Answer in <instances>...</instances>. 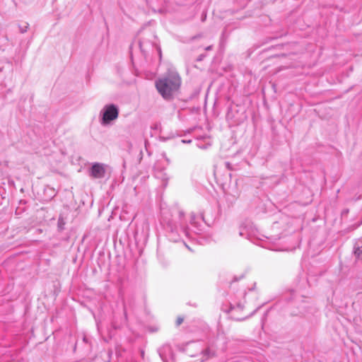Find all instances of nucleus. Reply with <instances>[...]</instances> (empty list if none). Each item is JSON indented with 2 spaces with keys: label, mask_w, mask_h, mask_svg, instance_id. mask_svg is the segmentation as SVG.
Instances as JSON below:
<instances>
[{
  "label": "nucleus",
  "mask_w": 362,
  "mask_h": 362,
  "mask_svg": "<svg viewBox=\"0 0 362 362\" xmlns=\"http://www.w3.org/2000/svg\"><path fill=\"white\" fill-rule=\"evenodd\" d=\"M190 224L193 228L192 230L193 233L198 234L202 231L201 225L195 221V216L194 214L191 216Z\"/></svg>",
  "instance_id": "0eeeda50"
},
{
  "label": "nucleus",
  "mask_w": 362,
  "mask_h": 362,
  "mask_svg": "<svg viewBox=\"0 0 362 362\" xmlns=\"http://www.w3.org/2000/svg\"><path fill=\"white\" fill-rule=\"evenodd\" d=\"M214 355V352L212 351L209 348L202 350L201 353V358L199 359V362H204L209 358L212 357Z\"/></svg>",
  "instance_id": "423d86ee"
},
{
  "label": "nucleus",
  "mask_w": 362,
  "mask_h": 362,
  "mask_svg": "<svg viewBox=\"0 0 362 362\" xmlns=\"http://www.w3.org/2000/svg\"><path fill=\"white\" fill-rule=\"evenodd\" d=\"M58 226H59V228H60L62 229L61 226H62V223H61L60 221H59V222H58Z\"/></svg>",
  "instance_id": "a211bd4d"
},
{
  "label": "nucleus",
  "mask_w": 362,
  "mask_h": 362,
  "mask_svg": "<svg viewBox=\"0 0 362 362\" xmlns=\"http://www.w3.org/2000/svg\"><path fill=\"white\" fill-rule=\"evenodd\" d=\"M183 322V318L181 317H177V320H176V325L177 326H179Z\"/></svg>",
  "instance_id": "ddd939ff"
},
{
  "label": "nucleus",
  "mask_w": 362,
  "mask_h": 362,
  "mask_svg": "<svg viewBox=\"0 0 362 362\" xmlns=\"http://www.w3.org/2000/svg\"><path fill=\"white\" fill-rule=\"evenodd\" d=\"M158 354L163 362H168L169 359L174 358L172 347L169 344H164L158 350Z\"/></svg>",
  "instance_id": "39448f33"
},
{
  "label": "nucleus",
  "mask_w": 362,
  "mask_h": 362,
  "mask_svg": "<svg viewBox=\"0 0 362 362\" xmlns=\"http://www.w3.org/2000/svg\"><path fill=\"white\" fill-rule=\"evenodd\" d=\"M238 308H239L240 310L243 309V305H241L240 303L238 304Z\"/></svg>",
  "instance_id": "aec40b11"
},
{
  "label": "nucleus",
  "mask_w": 362,
  "mask_h": 362,
  "mask_svg": "<svg viewBox=\"0 0 362 362\" xmlns=\"http://www.w3.org/2000/svg\"><path fill=\"white\" fill-rule=\"evenodd\" d=\"M181 85V78L176 72H169L165 76L156 81L158 92L165 100L173 98L175 92L178 90Z\"/></svg>",
  "instance_id": "f03ea898"
},
{
  "label": "nucleus",
  "mask_w": 362,
  "mask_h": 362,
  "mask_svg": "<svg viewBox=\"0 0 362 362\" xmlns=\"http://www.w3.org/2000/svg\"><path fill=\"white\" fill-rule=\"evenodd\" d=\"M226 165H227L228 168H229L230 163H226Z\"/></svg>",
  "instance_id": "4be33fe9"
},
{
  "label": "nucleus",
  "mask_w": 362,
  "mask_h": 362,
  "mask_svg": "<svg viewBox=\"0 0 362 362\" xmlns=\"http://www.w3.org/2000/svg\"><path fill=\"white\" fill-rule=\"evenodd\" d=\"M28 27H29V24L28 23H26L25 24V25L22 26V25H19V30H20V33H25L28 31Z\"/></svg>",
  "instance_id": "9d476101"
},
{
  "label": "nucleus",
  "mask_w": 362,
  "mask_h": 362,
  "mask_svg": "<svg viewBox=\"0 0 362 362\" xmlns=\"http://www.w3.org/2000/svg\"><path fill=\"white\" fill-rule=\"evenodd\" d=\"M197 147L199 148H201V149H206L208 147H209L211 146V144L208 143L205 145H202V144H197Z\"/></svg>",
  "instance_id": "9b49d317"
},
{
  "label": "nucleus",
  "mask_w": 362,
  "mask_h": 362,
  "mask_svg": "<svg viewBox=\"0 0 362 362\" xmlns=\"http://www.w3.org/2000/svg\"><path fill=\"white\" fill-rule=\"evenodd\" d=\"M354 250L356 257L362 259V243H357L355 245Z\"/></svg>",
  "instance_id": "6e6552de"
},
{
  "label": "nucleus",
  "mask_w": 362,
  "mask_h": 362,
  "mask_svg": "<svg viewBox=\"0 0 362 362\" xmlns=\"http://www.w3.org/2000/svg\"><path fill=\"white\" fill-rule=\"evenodd\" d=\"M290 296L291 297L288 298V300H296V301H300V302H304L303 300V297L302 296H296V293L294 291H291V293H290Z\"/></svg>",
  "instance_id": "1a4fd4ad"
},
{
  "label": "nucleus",
  "mask_w": 362,
  "mask_h": 362,
  "mask_svg": "<svg viewBox=\"0 0 362 362\" xmlns=\"http://www.w3.org/2000/svg\"><path fill=\"white\" fill-rule=\"evenodd\" d=\"M107 165L102 163H93L88 169V175L93 179H102L105 176Z\"/></svg>",
  "instance_id": "20e7f679"
},
{
  "label": "nucleus",
  "mask_w": 362,
  "mask_h": 362,
  "mask_svg": "<svg viewBox=\"0 0 362 362\" xmlns=\"http://www.w3.org/2000/svg\"><path fill=\"white\" fill-rule=\"evenodd\" d=\"M124 316H125V317L127 318V313H126L125 308H124Z\"/></svg>",
  "instance_id": "412c9836"
},
{
  "label": "nucleus",
  "mask_w": 362,
  "mask_h": 362,
  "mask_svg": "<svg viewBox=\"0 0 362 362\" xmlns=\"http://www.w3.org/2000/svg\"><path fill=\"white\" fill-rule=\"evenodd\" d=\"M139 47H140V48H141V51H143V49H142V42H141V41H139Z\"/></svg>",
  "instance_id": "f3484780"
},
{
  "label": "nucleus",
  "mask_w": 362,
  "mask_h": 362,
  "mask_svg": "<svg viewBox=\"0 0 362 362\" xmlns=\"http://www.w3.org/2000/svg\"><path fill=\"white\" fill-rule=\"evenodd\" d=\"M205 57H206V55H205L204 54H200V55L197 57V62H201V61H202V60L204 59V58Z\"/></svg>",
  "instance_id": "4468645a"
},
{
  "label": "nucleus",
  "mask_w": 362,
  "mask_h": 362,
  "mask_svg": "<svg viewBox=\"0 0 362 362\" xmlns=\"http://www.w3.org/2000/svg\"><path fill=\"white\" fill-rule=\"evenodd\" d=\"M182 142L184 143V144H190L192 142L191 140H185V139H182Z\"/></svg>",
  "instance_id": "2eb2a0df"
},
{
  "label": "nucleus",
  "mask_w": 362,
  "mask_h": 362,
  "mask_svg": "<svg viewBox=\"0 0 362 362\" xmlns=\"http://www.w3.org/2000/svg\"><path fill=\"white\" fill-rule=\"evenodd\" d=\"M205 49L207 51L211 50V49H212V46L209 45V46L206 47Z\"/></svg>",
  "instance_id": "dca6fc26"
},
{
  "label": "nucleus",
  "mask_w": 362,
  "mask_h": 362,
  "mask_svg": "<svg viewBox=\"0 0 362 362\" xmlns=\"http://www.w3.org/2000/svg\"><path fill=\"white\" fill-rule=\"evenodd\" d=\"M175 218H177L180 221L179 226L174 219L169 218L163 211L162 212L161 223L163 225L167 232L168 239L172 242L176 243L180 240V232L183 233L185 236L191 238V229L185 226L182 221V218L184 217V212L182 211L175 210Z\"/></svg>",
  "instance_id": "f257e3e1"
},
{
  "label": "nucleus",
  "mask_w": 362,
  "mask_h": 362,
  "mask_svg": "<svg viewBox=\"0 0 362 362\" xmlns=\"http://www.w3.org/2000/svg\"><path fill=\"white\" fill-rule=\"evenodd\" d=\"M119 108L115 104L105 105L100 112V123L102 126L111 125L119 116Z\"/></svg>",
  "instance_id": "7ed1b4c3"
},
{
  "label": "nucleus",
  "mask_w": 362,
  "mask_h": 362,
  "mask_svg": "<svg viewBox=\"0 0 362 362\" xmlns=\"http://www.w3.org/2000/svg\"><path fill=\"white\" fill-rule=\"evenodd\" d=\"M305 313H306V311H305V306H301L300 310H299V312L298 313H293V315H297L298 314L305 315Z\"/></svg>",
  "instance_id": "f8f14e48"
},
{
  "label": "nucleus",
  "mask_w": 362,
  "mask_h": 362,
  "mask_svg": "<svg viewBox=\"0 0 362 362\" xmlns=\"http://www.w3.org/2000/svg\"><path fill=\"white\" fill-rule=\"evenodd\" d=\"M58 226H59V228H60L62 229L61 226H62V223H61L60 221H59V222H58Z\"/></svg>",
  "instance_id": "6ab92c4d"
}]
</instances>
